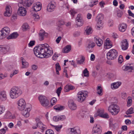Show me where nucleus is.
<instances>
[{"label": "nucleus", "mask_w": 134, "mask_h": 134, "mask_svg": "<svg viewBox=\"0 0 134 134\" xmlns=\"http://www.w3.org/2000/svg\"><path fill=\"white\" fill-rule=\"evenodd\" d=\"M33 51L35 55L40 58H48L53 53L52 48L47 44L40 45L35 47Z\"/></svg>", "instance_id": "nucleus-1"}, {"label": "nucleus", "mask_w": 134, "mask_h": 134, "mask_svg": "<svg viewBox=\"0 0 134 134\" xmlns=\"http://www.w3.org/2000/svg\"><path fill=\"white\" fill-rule=\"evenodd\" d=\"M22 93L20 88L15 86L12 87L10 92V96L12 99H15L20 96Z\"/></svg>", "instance_id": "nucleus-2"}, {"label": "nucleus", "mask_w": 134, "mask_h": 134, "mask_svg": "<svg viewBox=\"0 0 134 134\" xmlns=\"http://www.w3.org/2000/svg\"><path fill=\"white\" fill-rule=\"evenodd\" d=\"M117 51L114 49L110 50L107 54V58L109 60L115 59L118 56Z\"/></svg>", "instance_id": "nucleus-3"}, {"label": "nucleus", "mask_w": 134, "mask_h": 134, "mask_svg": "<svg viewBox=\"0 0 134 134\" xmlns=\"http://www.w3.org/2000/svg\"><path fill=\"white\" fill-rule=\"evenodd\" d=\"M108 110L112 115H116L120 111L119 107L116 104L110 105L108 107Z\"/></svg>", "instance_id": "nucleus-4"}, {"label": "nucleus", "mask_w": 134, "mask_h": 134, "mask_svg": "<svg viewBox=\"0 0 134 134\" xmlns=\"http://www.w3.org/2000/svg\"><path fill=\"white\" fill-rule=\"evenodd\" d=\"M88 92L87 91H79L77 94V97L78 101L80 102H82L87 97Z\"/></svg>", "instance_id": "nucleus-5"}, {"label": "nucleus", "mask_w": 134, "mask_h": 134, "mask_svg": "<svg viewBox=\"0 0 134 134\" xmlns=\"http://www.w3.org/2000/svg\"><path fill=\"white\" fill-rule=\"evenodd\" d=\"M38 99L41 105L43 107H46L49 105V102L46 97L41 95L38 97Z\"/></svg>", "instance_id": "nucleus-6"}, {"label": "nucleus", "mask_w": 134, "mask_h": 134, "mask_svg": "<svg viewBox=\"0 0 134 134\" xmlns=\"http://www.w3.org/2000/svg\"><path fill=\"white\" fill-rule=\"evenodd\" d=\"M18 108L20 110L24 109L26 107V103L24 100L21 98L17 102Z\"/></svg>", "instance_id": "nucleus-7"}, {"label": "nucleus", "mask_w": 134, "mask_h": 134, "mask_svg": "<svg viewBox=\"0 0 134 134\" xmlns=\"http://www.w3.org/2000/svg\"><path fill=\"white\" fill-rule=\"evenodd\" d=\"M34 0H22L18 4L19 6L20 4H22L23 6H25L26 8L30 7L34 3Z\"/></svg>", "instance_id": "nucleus-8"}, {"label": "nucleus", "mask_w": 134, "mask_h": 134, "mask_svg": "<svg viewBox=\"0 0 134 134\" xmlns=\"http://www.w3.org/2000/svg\"><path fill=\"white\" fill-rule=\"evenodd\" d=\"M55 7V3L54 1H51L48 4L47 10L49 12H52L54 11Z\"/></svg>", "instance_id": "nucleus-9"}, {"label": "nucleus", "mask_w": 134, "mask_h": 134, "mask_svg": "<svg viewBox=\"0 0 134 134\" xmlns=\"http://www.w3.org/2000/svg\"><path fill=\"white\" fill-rule=\"evenodd\" d=\"M20 4L19 8L18 10V13L19 15L22 16H25L26 13V10L24 7H23Z\"/></svg>", "instance_id": "nucleus-10"}, {"label": "nucleus", "mask_w": 134, "mask_h": 134, "mask_svg": "<svg viewBox=\"0 0 134 134\" xmlns=\"http://www.w3.org/2000/svg\"><path fill=\"white\" fill-rule=\"evenodd\" d=\"M76 25L78 26H82L84 23V21L83 20L80 14H78L76 18Z\"/></svg>", "instance_id": "nucleus-11"}, {"label": "nucleus", "mask_w": 134, "mask_h": 134, "mask_svg": "<svg viewBox=\"0 0 134 134\" xmlns=\"http://www.w3.org/2000/svg\"><path fill=\"white\" fill-rule=\"evenodd\" d=\"M5 9L4 15L6 16H9L11 15L12 12V8L11 6L9 5H7Z\"/></svg>", "instance_id": "nucleus-12"}, {"label": "nucleus", "mask_w": 134, "mask_h": 134, "mask_svg": "<svg viewBox=\"0 0 134 134\" xmlns=\"http://www.w3.org/2000/svg\"><path fill=\"white\" fill-rule=\"evenodd\" d=\"M42 8V4L40 2H37L36 3L34 4L32 8L34 11H38L40 10Z\"/></svg>", "instance_id": "nucleus-13"}, {"label": "nucleus", "mask_w": 134, "mask_h": 134, "mask_svg": "<svg viewBox=\"0 0 134 134\" xmlns=\"http://www.w3.org/2000/svg\"><path fill=\"white\" fill-rule=\"evenodd\" d=\"M101 132V128L99 126L96 125L93 128L92 134H100Z\"/></svg>", "instance_id": "nucleus-14"}, {"label": "nucleus", "mask_w": 134, "mask_h": 134, "mask_svg": "<svg viewBox=\"0 0 134 134\" xmlns=\"http://www.w3.org/2000/svg\"><path fill=\"white\" fill-rule=\"evenodd\" d=\"M69 134H80V131L77 127L70 128Z\"/></svg>", "instance_id": "nucleus-15"}, {"label": "nucleus", "mask_w": 134, "mask_h": 134, "mask_svg": "<svg viewBox=\"0 0 134 134\" xmlns=\"http://www.w3.org/2000/svg\"><path fill=\"white\" fill-rule=\"evenodd\" d=\"M122 69L125 71H127L129 72H132V70H134V67L131 65L127 64L126 65L123 66Z\"/></svg>", "instance_id": "nucleus-16"}, {"label": "nucleus", "mask_w": 134, "mask_h": 134, "mask_svg": "<svg viewBox=\"0 0 134 134\" xmlns=\"http://www.w3.org/2000/svg\"><path fill=\"white\" fill-rule=\"evenodd\" d=\"M122 49L124 50H127L128 47L129 45L126 39L123 40L121 42Z\"/></svg>", "instance_id": "nucleus-17"}, {"label": "nucleus", "mask_w": 134, "mask_h": 134, "mask_svg": "<svg viewBox=\"0 0 134 134\" xmlns=\"http://www.w3.org/2000/svg\"><path fill=\"white\" fill-rule=\"evenodd\" d=\"M112 46V44L109 38H107L105 41L104 43V48L106 49H108L111 48Z\"/></svg>", "instance_id": "nucleus-18"}, {"label": "nucleus", "mask_w": 134, "mask_h": 134, "mask_svg": "<svg viewBox=\"0 0 134 134\" xmlns=\"http://www.w3.org/2000/svg\"><path fill=\"white\" fill-rule=\"evenodd\" d=\"M31 110V108H27L25 110H22V114L25 117H28L30 115L29 112Z\"/></svg>", "instance_id": "nucleus-19"}, {"label": "nucleus", "mask_w": 134, "mask_h": 134, "mask_svg": "<svg viewBox=\"0 0 134 134\" xmlns=\"http://www.w3.org/2000/svg\"><path fill=\"white\" fill-rule=\"evenodd\" d=\"M94 40L97 45L99 46H101L103 43L102 40L99 37H94Z\"/></svg>", "instance_id": "nucleus-20"}, {"label": "nucleus", "mask_w": 134, "mask_h": 134, "mask_svg": "<svg viewBox=\"0 0 134 134\" xmlns=\"http://www.w3.org/2000/svg\"><path fill=\"white\" fill-rule=\"evenodd\" d=\"M121 83L120 82H116L111 83V87L113 90H115L118 88L121 85Z\"/></svg>", "instance_id": "nucleus-21"}, {"label": "nucleus", "mask_w": 134, "mask_h": 134, "mask_svg": "<svg viewBox=\"0 0 134 134\" xmlns=\"http://www.w3.org/2000/svg\"><path fill=\"white\" fill-rule=\"evenodd\" d=\"M7 99V96L6 92L4 91H0V100L4 101Z\"/></svg>", "instance_id": "nucleus-22"}, {"label": "nucleus", "mask_w": 134, "mask_h": 134, "mask_svg": "<svg viewBox=\"0 0 134 134\" xmlns=\"http://www.w3.org/2000/svg\"><path fill=\"white\" fill-rule=\"evenodd\" d=\"M48 35L47 33H45L44 30H41L39 33V40L42 41L44 39V36H47Z\"/></svg>", "instance_id": "nucleus-23"}, {"label": "nucleus", "mask_w": 134, "mask_h": 134, "mask_svg": "<svg viewBox=\"0 0 134 134\" xmlns=\"http://www.w3.org/2000/svg\"><path fill=\"white\" fill-rule=\"evenodd\" d=\"M80 59H77L76 60L77 63L78 64H83L85 63V57L83 55H81L80 56Z\"/></svg>", "instance_id": "nucleus-24"}, {"label": "nucleus", "mask_w": 134, "mask_h": 134, "mask_svg": "<svg viewBox=\"0 0 134 134\" xmlns=\"http://www.w3.org/2000/svg\"><path fill=\"white\" fill-rule=\"evenodd\" d=\"M1 30L6 37L9 34L10 32V29L8 27H5L3 28Z\"/></svg>", "instance_id": "nucleus-25"}, {"label": "nucleus", "mask_w": 134, "mask_h": 134, "mask_svg": "<svg viewBox=\"0 0 134 134\" xmlns=\"http://www.w3.org/2000/svg\"><path fill=\"white\" fill-rule=\"evenodd\" d=\"M5 116L6 118L10 119H14L15 117L14 114H12L9 111H8L6 112L5 115Z\"/></svg>", "instance_id": "nucleus-26"}, {"label": "nucleus", "mask_w": 134, "mask_h": 134, "mask_svg": "<svg viewBox=\"0 0 134 134\" xmlns=\"http://www.w3.org/2000/svg\"><path fill=\"white\" fill-rule=\"evenodd\" d=\"M68 106L71 110H75L77 108L76 105L72 101H69L68 104Z\"/></svg>", "instance_id": "nucleus-27"}, {"label": "nucleus", "mask_w": 134, "mask_h": 134, "mask_svg": "<svg viewBox=\"0 0 134 134\" xmlns=\"http://www.w3.org/2000/svg\"><path fill=\"white\" fill-rule=\"evenodd\" d=\"M22 68H27L28 67L29 63L26 61L23 58H21Z\"/></svg>", "instance_id": "nucleus-28"}, {"label": "nucleus", "mask_w": 134, "mask_h": 134, "mask_svg": "<svg viewBox=\"0 0 134 134\" xmlns=\"http://www.w3.org/2000/svg\"><path fill=\"white\" fill-rule=\"evenodd\" d=\"M127 25L126 24L124 23H122L120 25L119 27V31L122 32H124L126 29Z\"/></svg>", "instance_id": "nucleus-29"}, {"label": "nucleus", "mask_w": 134, "mask_h": 134, "mask_svg": "<svg viewBox=\"0 0 134 134\" xmlns=\"http://www.w3.org/2000/svg\"><path fill=\"white\" fill-rule=\"evenodd\" d=\"M19 35L16 32H14L11 34L7 37L8 40L14 39L17 38Z\"/></svg>", "instance_id": "nucleus-30"}, {"label": "nucleus", "mask_w": 134, "mask_h": 134, "mask_svg": "<svg viewBox=\"0 0 134 134\" xmlns=\"http://www.w3.org/2000/svg\"><path fill=\"white\" fill-rule=\"evenodd\" d=\"M75 87L71 85H67L65 86L64 88V91L65 92H68L70 90H74Z\"/></svg>", "instance_id": "nucleus-31"}, {"label": "nucleus", "mask_w": 134, "mask_h": 134, "mask_svg": "<svg viewBox=\"0 0 134 134\" xmlns=\"http://www.w3.org/2000/svg\"><path fill=\"white\" fill-rule=\"evenodd\" d=\"M97 93L98 94L101 96L103 95V88L100 85H98L97 87Z\"/></svg>", "instance_id": "nucleus-32"}, {"label": "nucleus", "mask_w": 134, "mask_h": 134, "mask_svg": "<svg viewBox=\"0 0 134 134\" xmlns=\"http://www.w3.org/2000/svg\"><path fill=\"white\" fill-rule=\"evenodd\" d=\"M9 47L7 45L2 46V53L5 54L9 51Z\"/></svg>", "instance_id": "nucleus-33"}, {"label": "nucleus", "mask_w": 134, "mask_h": 134, "mask_svg": "<svg viewBox=\"0 0 134 134\" xmlns=\"http://www.w3.org/2000/svg\"><path fill=\"white\" fill-rule=\"evenodd\" d=\"M85 32L87 35H89L92 32V29L91 27L87 26L85 28Z\"/></svg>", "instance_id": "nucleus-34"}, {"label": "nucleus", "mask_w": 134, "mask_h": 134, "mask_svg": "<svg viewBox=\"0 0 134 134\" xmlns=\"http://www.w3.org/2000/svg\"><path fill=\"white\" fill-rule=\"evenodd\" d=\"M54 108L56 110L61 111L64 109H65V107L60 105H57L55 106Z\"/></svg>", "instance_id": "nucleus-35"}, {"label": "nucleus", "mask_w": 134, "mask_h": 134, "mask_svg": "<svg viewBox=\"0 0 134 134\" xmlns=\"http://www.w3.org/2000/svg\"><path fill=\"white\" fill-rule=\"evenodd\" d=\"M71 49V46L69 45H67L63 49V52L64 53H68Z\"/></svg>", "instance_id": "nucleus-36"}, {"label": "nucleus", "mask_w": 134, "mask_h": 134, "mask_svg": "<svg viewBox=\"0 0 134 134\" xmlns=\"http://www.w3.org/2000/svg\"><path fill=\"white\" fill-rule=\"evenodd\" d=\"M37 125L38 127L42 130H44L46 128V126L43 125L42 122L38 123V124Z\"/></svg>", "instance_id": "nucleus-37"}, {"label": "nucleus", "mask_w": 134, "mask_h": 134, "mask_svg": "<svg viewBox=\"0 0 134 134\" xmlns=\"http://www.w3.org/2000/svg\"><path fill=\"white\" fill-rule=\"evenodd\" d=\"M23 30V31H26L27 29H29V26L27 23H25L23 24L22 26Z\"/></svg>", "instance_id": "nucleus-38"}, {"label": "nucleus", "mask_w": 134, "mask_h": 134, "mask_svg": "<svg viewBox=\"0 0 134 134\" xmlns=\"http://www.w3.org/2000/svg\"><path fill=\"white\" fill-rule=\"evenodd\" d=\"M132 102L131 97H128L127 98V106L128 107L130 106L131 105Z\"/></svg>", "instance_id": "nucleus-39"}, {"label": "nucleus", "mask_w": 134, "mask_h": 134, "mask_svg": "<svg viewBox=\"0 0 134 134\" xmlns=\"http://www.w3.org/2000/svg\"><path fill=\"white\" fill-rule=\"evenodd\" d=\"M104 18V16L102 14H98L97 16L96 19L97 21L102 20Z\"/></svg>", "instance_id": "nucleus-40"}, {"label": "nucleus", "mask_w": 134, "mask_h": 134, "mask_svg": "<svg viewBox=\"0 0 134 134\" xmlns=\"http://www.w3.org/2000/svg\"><path fill=\"white\" fill-rule=\"evenodd\" d=\"M95 45V44L92 41H90L87 44L88 47L93 48Z\"/></svg>", "instance_id": "nucleus-41"}, {"label": "nucleus", "mask_w": 134, "mask_h": 134, "mask_svg": "<svg viewBox=\"0 0 134 134\" xmlns=\"http://www.w3.org/2000/svg\"><path fill=\"white\" fill-rule=\"evenodd\" d=\"M5 110L4 106L3 105H0V115L4 112Z\"/></svg>", "instance_id": "nucleus-42"}, {"label": "nucleus", "mask_w": 134, "mask_h": 134, "mask_svg": "<svg viewBox=\"0 0 134 134\" xmlns=\"http://www.w3.org/2000/svg\"><path fill=\"white\" fill-rule=\"evenodd\" d=\"M5 129H2L0 130V134H5L7 130H8V128L7 126L4 127Z\"/></svg>", "instance_id": "nucleus-43"}, {"label": "nucleus", "mask_w": 134, "mask_h": 134, "mask_svg": "<svg viewBox=\"0 0 134 134\" xmlns=\"http://www.w3.org/2000/svg\"><path fill=\"white\" fill-rule=\"evenodd\" d=\"M83 72L85 76L88 77L89 76V71H88L87 68H85L83 71Z\"/></svg>", "instance_id": "nucleus-44"}, {"label": "nucleus", "mask_w": 134, "mask_h": 134, "mask_svg": "<svg viewBox=\"0 0 134 134\" xmlns=\"http://www.w3.org/2000/svg\"><path fill=\"white\" fill-rule=\"evenodd\" d=\"M99 116L106 119L109 118V116L107 113H105L104 114H99Z\"/></svg>", "instance_id": "nucleus-45"}, {"label": "nucleus", "mask_w": 134, "mask_h": 134, "mask_svg": "<svg viewBox=\"0 0 134 134\" xmlns=\"http://www.w3.org/2000/svg\"><path fill=\"white\" fill-rule=\"evenodd\" d=\"M97 21V23L96 25L97 27L99 28H100L102 27L103 24V23H102V20Z\"/></svg>", "instance_id": "nucleus-46"}, {"label": "nucleus", "mask_w": 134, "mask_h": 134, "mask_svg": "<svg viewBox=\"0 0 134 134\" xmlns=\"http://www.w3.org/2000/svg\"><path fill=\"white\" fill-rule=\"evenodd\" d=\"M133 113V109L131 108L129 109L126 112V114L127 115L131 114Z\"/></svg>", "instance_id": "nucleus-47"}, {"label": "nucleus", "mask_w": 134, "mask_h": 134, "mask_svg": "<svg viewBox=\"0 0 134 134\" xmlns=\"http://www.w3.org/2000/svg\"><path fill=\"white\" fill-rule=\"evenodd\" d=\"M59 57L58 54L57 52H55L52 57V59L54 60H56Z\"/></svg>", "instance_id": "nucleus-48"}, {"label": "nucleus", "mask_w": 134, "mask_h": 134, "mask_svg": "<svg viewBox=\"0 0 134 134\" xmlns=\"http://www.w3.org/2000/svg\"><path fill=\"white\" fill-rule=\"evenodd\" d=\"M6 37V36L1 30L0 31V39L2 40L5 38Z\"/></svg>", "instance_id": "nucleus-49"}, {"label": "nucleus", "mask_w": 134, "mask_h": 134, "mask_svg": "<svg viewBox=\"0 0 134 134\" xmlns=\"http://www.w3.org/2000/svg\"><path fill=\"white\" fill-rule=\"evenodd\" d=\"M57 101L56 98L55 97L53 98L51 100V103L52 105H54L55 104Z\"/></svg>", "instance_id": "nucleus-50"}, {"label": "nucleus", "mask_w": 134, "mask_h": 134, "mask_svg": "<svg viewBox=\"0 0 134 134\" xmlns=\"http://www.w3.org/2000/svg\"><path fill=\"white\" fill-rule=\"evenodd\" d=\"M70 13L72 16L73 17L75 15L76 13V12L74 9H71L70 11Z\"/></svg>", "instance_id": "nucleus-51"}, {"label": "nucleus", "mask_w": 134, "mask_h": 134, "mask_svg": "<svg viewBox=\"0 0 134 134\" xmlns=\"http://www.w3.org/2000/svg\"><path fill=\"white\" fill-rule=\"evenodd\" d=\"M122 12L120 10H118L117 11V16L119 18H121L122 15Z\"/></svg>", "instance_id": "nucleus-52"}, {"label": "nucleus", "mask_w": 134, "mask_h": 134, "mask_svg": "<svg viewBox=\"0 0 134 134\" xmlns=\"http://www.w3.org/2000/svg\"><path fill=\"white\" fill-rule=\"evenodd\" d=\"M33 17L35 21H37L40 18L39 15L37 14H34L33 15Z\"/></svg>", "instance_id": "nucleus-53"}, {"label": "nucleus", "mask_w": 134, "mask_h": 134, "mask_svg": "<svg viewBox=\"0 0 134 134\" xmlns=\"http://www.w3.org/2000/svg\"><path fill=\"white\" fill-rule=\"evenodd\" d=\"M62 89V87H60L58 88L57 90L56 93L57 94L58 97H59L60 96Z\"/></svg>", "instance_id": "nucleus-54"}, {"label": "nucleus", "mask_w": 134, "mask_h": 134, "mask_svg": "<svg viewBox=\"0 0 134 134\" xmlns=\"http://www.w3.org/2000/svg\"><path fill=\"white\" fill-rule=\"evenodd\" d=\"M54 127L56 130L58 131H60V130L62 128V125H58V126H54Z\"/></svg>", "instance_id": "nucleus-55"}, {"label": "nucleus", "mask_w": 134, "mask_h": 134, "mask_svg": "<svg viewBox=\"0 0 134 134\" xmlns=\"http://www.w3.org/2000/svg\"><path fill=\"white\" fill-rule=\"evenodd\" d=\"M55 68L56 70H61L60 66L58 63H57L55 64Z\"/></svg>", "instance_id": "nucleus-56"}, {"label": "nucleus", "mask_w": 134, "mask_h": 134, "mask_svg": "<svg viewBox=\"0 0 134 134\" xmlns=\"http://www.w3.org/2000/svg\"><path fill=\"white\" fill-rule=\"evenodd\" d=\"M98 2V0H93L92 1V2H91L92 3L91 4H90V6L91 7H92L94 5H96L97 3Z\"/></svg>", "instance_id": "nucleus-57"}, {"label": "nucleus", "mask_w": 134, "mask_h": 134, "mask_svg": "<svg viewBox=\"0 0 134 134\" xmlns=\"http://www.w3.org/2000/svg\"><path fill=\"white\" fill-rule=\"evenodd\" d=\"M21 126V122L20 121H18L16 125H15V127L17 128L18 127H20Z\"/></svg>", "instance_id": "nucleus-58"}, {"label": "nucleus", "mask_w": 134, "mask_h": 134, "mask_svg": "<svg viewBox=\"0 0 134 134\" xmlns=\"http://www.w3.org/2000/svg\"><path fill=\"white\" fill-rule=\"evenodd\" d=\"M46 134H54V132L51 130H48L46 131Z\"/></svg>", "instance_id": "nucleus-59"}, {"label": "nucleus", "mask_w": 134, "mask_h": 134, "mask_svg": "<svg viewBox=\"0 0 134 134\" xmlns=\"http://www.w3.org/2000/svg\"><path fill=\"white\" fill-rule=\"evenodd\" d=\"M59 120L63 121L65 119L66 117L64 115L59 116Z\"/></svg>", "instance_id": "nucleus-60"}, {"label": "nucleus", "mask_w": 134, "mask_h": 134, "mask_svg": "<svg viewBox=\"0 0 134 134\" xmlns=\"http://www.w3.org/2000/svg\"><path fill=\"white\" fill-rule=\"evenodd\" d=\"M80 32L79 31H76L73 33V36L74 37H77L79 36L80 35Z\"/></svg>", "instance_id": "nucleus-61"}, {"label": "nucleus", "mask_w": 134, "mask_h": 134, "mask_svg": "<svg viewBox=\"0 0 134 134\" xmlns=\"http://www.w3.org/2000/svg\"><path fill=\"white\" fill-rule=\"evenodd\" d=\"M53 120L54 121H59V116H55L53 117Z\"/></svg>", "instance_id": "nucleus-62"}, {"label": "nucleus", "mask_w": 134, "mask_h": 134, "mask_svg": "<svg viewBox=\"0 0 134 134\" xmlns=\"http://www.w3.org/2000/svg\"><path fill=\"white\" fill-rule=\"evenodd\" d=\"M123 61L122 56L121 55H120L119 56L118 58V62L120 63H121Z\"/></svg>", "instance_id": "nucleus-63"}, {"label": "nucleus", "mask_w": 134, "mask_h": 134, "mask_svg": "<svg viewBox=\"0 0 134 134\" xmlns=\"http://www.w3.org/2000/svg\"><path fill=\"white\" fill-rule=\"evenodd\" d=\"M93 48H92L91 47L87 46L86 48V50L87 51L89 52L90 53L93 52Z\"/></svg>", "instance_id": "nucleus-64"}]
</instances>
